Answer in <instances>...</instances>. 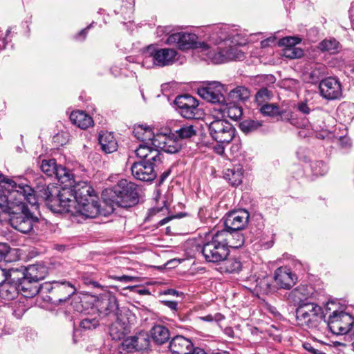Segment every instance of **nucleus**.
<instances>
[{
  "mask_svg": "<svg viewBox=\"0 0 354 354\" xmlns=\"http://www.w3.org/2000/svg\"><path fill=\"white\" fill-rule=\"evenodd\" d=\"M215 236L218 239L219 241L223 244V245L227 249L231 248V241L233 240L234 232V230H231L230 229H227V227H224L223 229L221 230H217L216 232L213 233Z\"/></svg>",
  "mask_w": 354,
  "mask_h": 354,
  "instance_id": "42",
  "label": "nucleus"
},
{
  "mask_svg": "<svg viewBox=\"0 0 354 354\" xmlns=\"http://www.w3.org/2000/svg\"><path fill=\"white\" fill-rule=\"evenodd\" d=\"M18 288L19 293L28 298L33 297L39 292L40 288H43L39 286L38 282L28 278H25L22 282L19 283Z\"/></svg>",
  "mask_w": 354,
  "mask_h": 354,
  "instance_id": "25",
  "label": "nucleus"
},
{
  "mask_svg": "<svg viewBox=\"0 0 354 354\" xmlns=\"http://www.w3.org/2000/svg\"><path fill=\"white\" fill-rule=\"evenodd\" d=\"M215 49L203 50L214 64H222L232 60H241L244 53L236 46H227L226 42L220 43Z\"/></svg>",
  "mask_w": 354,
  "mask_h": 354,
  "instance_id": "5",
  "label": "nucleus"
},
{
  "mask_svg": "<svg viewBox=\"0 0 354 354\" xmlns=\"http://www.w3.org/2000/svg\"><path fill=\"white\" fill-rule=\"evenodd\" d=\"M324 318L321 306L315 303L300 304L296 309L297 324L309 329L316 328Z\"/></svg>",
  "mask_w": 354,
  "mask_h": 354,
  "instance_id": "4",
  "label": "nucleus"
},
{
  "mask_svg": "<svg viewBox=\"0 0 354 354\" xmlns=\"http://www.w3.org/2000/svg\"><path fill=\"white\" fill-rule=\"evenodd\" d=\"M131 324L129 318L120 315L109 328V335L114 340L126 339L125 337L131 333Z\"/></svg>",
  "mask_w": 354,
  "mask_h": 354,
  "instance_id": "17",
  "label": "nucleus"
},
{
  "mask_svg": "<svg viewBox=\"0 0 354 354\" xmlns=\"http://www.w3.org/2000/svg\"><path fill=\"white\" fill-rule=\"evenodd\" d=\"M23 185V183H17L8 176L0 175V203L6 201L10 193L21 189Z\"/></svg>",
  "mask_w": 354,
  "mask_h": 354,
  "instance_id": "22",
  "label": "nucleus"
},
{
  "mask_svg": "<svg viewBox=\"0 0 354 354\" xmlns=\"http://www.w3.org/2000/svg\"><path fill=\"white\" fill-rule=\"evenodd\" d=\"M192 340L183 335H176L169 342V348L172 354H188L193 349Z\"/></svg>",
  "mask_w": 354,
  "mask_h": 354,
  "instance_id": "20",
  "label": "nucleus"
},
{
  "mask_svg": "<svg viewBox=\"0 0 354 354\" xmlns=\"http://www.w3.org/2000/svg\"><path fill=\"white\" fill-rule=\"evenodd\" d=\"M337 113L339 117H344V121L352 120L354 117V104L342 103L337 109Z\"/></svg>",
  "mask_w": 354,
  "mask_h": 354,
  "instance_id": "46",
  "label": "nucleus"
},
{
  "mask_svg": "<svg viewBox=\"0 0 354 354\" xmlns=\"http://www.w3.org/2000/svg\"><path fill=\"white\" fill-rule=\"evenodd\" d=\"M53 284L54 286L51 289L57 297L50 299L52 300L51 302L55 305L62 304L66 301L76 292V288L68 281H54Z\"/></svg>",
  "mask_w": 354,
  "mask_h": 354,
  "instance_id": "14",
  "label": "nucleus"
},
{
  "mask_svg": "<svg viewBox=\"0 0 354 354\" xmlns=\"http://www.w3.org/2000/svg\"><path fill=\"white\" fill-rule=\"evenodd\" d=\"M228 29L229 28L225 25H217L214 26L210 37L211 40L214 41L216 44L226 42L230 37Z\"/></svg>",
  "mask_w": 354,
  "mask_h": 354,
  "instance_id": "37",
  "label": "nucleus"
},
{
  "mask_svg": "<svg viewBox=\"0 0 354 354\" xmlns=\"http://www.w3.org/2000/svg\"><path fill=\"white\" fill-rule=\"evenodd\" d=\"M198 37L193 33L184 32L171 34L167 43L169 45H176L179 49L185 50L191 48H201L202 50H207V44L205 42H198Z\"/></svg>",
  "mask_w": 354,
  "mask_h": 354,
  "instance_id": "10",
  "label": "nucleus"
},
{
  "mask_svg": "<svg viewBox=\"0 0 354 354\" xmlns=\"http://www.w3.org/2000/svg\"><path fill=\"white\" fill-rule=\"evenodd\" d=\"M156 133L153 131L151 125L147 123H137L134 124V137L142 142H151L153 144Z\"/></svg>",
  "mask_w": 354,
  "mask_h": 354,
  "instance_id": "23",
  "label": "nucleus"
},
{
  "mask_svg": "<svg viewBox=\"0 0 354 354\" xmlns=\"http://www.w3.org/2000/svg\"><path fill=\"white\" fill-rule=\"evenodd\" d=\"M312 171L316 176H323L328 171V167L325 162L322 160H316L311 165Z\"/></svg>",
  "mask_w": 354,
  "mask_h": 354,
  "instance_id": "51",
  "label": "nucleus"
},
{
  "mask_svg": "<svg viewBox=\"0 0 354 354\" xmlns=\"http://www.w3.org/2000/svg\"><path fill=\"white\" fill-rule=\"evenodd\" d=\"M225 143H218L216 146L214 147V151L218 155H223L225 152Z\"/></svg>",
  "mask_w": 354,
  "mask_h": 354,
  "instance_id": "63",
  "label": "nucleus"
},
{
  "mask_svg": "<svg viewBox=\"0 0 354 354\" xmlns=\"http://www.w3.org/2000/svg\"><path fill=\"white\" fill-rule=\"evenodd\" d=\"M220 271L222 272H236L241 270L242 264L241 262L235 258L225 257V259L221 261Z\"/></svg>",
  "mask_w": 354,
  "mask_h": 354,
  "instance_id": "35",
  "label": "nucleus"
},
{
  "mask_svg": "<svg viewBox=\"0 0 354 354\" xmlns=\"http://www.w3.org/2000/svg\"><path fill=\"white\" fill-rule=\"evenodd\" d=\"M19 293L18 286L8 282L3 284L0 288V297L5 301L13 300Z\"/></svg>",
  "mask_w": 354,
  "mask_h": 354,
  "instance_id": "39",
  "label": "nucleus"
},
{
  "mask_svg": "<svg viewBox=\"0 0 354 354\" xmlns=\"http://www.w3.org/2000/svg\"><path fill=\"white\" fill-rule=\"evenodd\" d=\"M136 157L140 161L149 160L150 162L160 161V153L157 149L149 145V142H142L134 150Z\"/></svg>",
  "mask_w": 354,
  "mask_h": 354,
  "instance_id": "21",
  "label": "nucleus"
},
{
  "mask_svg": "<svg viewBox=\"0 0 354 354\" xmlns=\"http://www.w3.org/2000/svg\"><path fill=\"white\" fill-rule=\"evenodd\" d=\"M322 96L327 100H336L342 95V86L339 82L333 77H328L319 82Z\"/></svg>",
  "mask_w": 354,
  "mask_h": 354,
  "instance_id": "15",
  "label": "nucleus"
},
{
  "mask_svg": "<svg viewBox=\"0 0 354 354\" xmlns=\"http://www.w3.org/2000/svg\"><path fill=\"white\" fill-rule=\"evenodd\" d=\"M155 162L134 161V178L143 182H152L156 177L153 170Z\"/></svg>",
  "mask_w": 354,
  "mask_h": 354,
  "instance_id": "16",
  "label": "nucleus"
},
{
  "mask_svg": "<svg viewBox=\"0 0 354 354\" xmlns=\"http://www.w3.org/2000/svg\"><path fill=\"white\" fill-rule=\"evenodd\" d=\"M25 268L26 278L37 282L44 279L47 274L46 267L41 265H30Z\"/></svg>",
  "mask_w": 354,
  "mask_h": 354,
  "instance_id": "30",
  "label": "nucleus"
},
{
  "mask_svg": "<svg viewBox=\"0 0 354 354\" xmlns=\"http://www.w3.org/2000/svg\"><path fill=\"white\" fill-rule=\"evenodd\" d=\"M57 165L55 159L43 160L40 168L48 176H55Z\"/></svg>",
  "mask_w": 354,
  "mask_h": 354,
  "instance_id": "47",
  "label": "nucleus"
},
{
  "mask_svg": "<svg viewBox=\"0 0 354 354\" xmlns=\"http://www.w3.org/2000/svg\"><path fill=\"white\" fill-rule=\"evenodd\" d=\"M150 337L157 345H162L170 338L169 329L162 325H155L150 330Z\"/></svg>",
  "mask_w": 354,
  "mask_h": 354,
  "instance_id": "26",
  "label": "nucleus"
},
{
  "mask_svg": "<svg viewBox=\"0 0 354 354\" xmlns=\"http://www.w3.org/2000/svg\"><path fill=\"white\" fill-rule=\"evenodd\" d=\"M153 146L167 153H176L182 149V144L169 129H162L156 133Z\"/></svg>",
  "mask_w": 354,
  "mask_h": 354,
  "instance_id": "8",
  "label": "nucleus"
},
{
  "mask_svg": "<svg viewBox=\"0 0 354 354\" xmlns=\"http://www.w3.org/2000/svg\"><path fill=\"white\" fill-rule=\"evenodd\" d=\"M339 145L342 148H349L351 147V141L348 137L342 136L339 139Z\"/></svg>",
  "mask_w": 354,
  "mask_h": 354,
  "instance_id": "57",
  "label": "nucleus"
},
{
  "mask_svg": "<svg viewBox=\"0 0 354 354\" xmlns=\"http://www.w3.org/2000/svg\"><path fill=\"white\" fill-rule=\"evenodd\" d=\"M262 125V121L250 119L242 121L239 124V127L243 132L249 133L258 130Z\"/></svg>",
  "mask_w": 354,
  "mask_h": 354,
  "instance_id": "44",
  "label": "nucleus"
},
{
  "mask_svg": "<svg viewBox=\"0 0 354 354\" xmlns=\"http://www.w3.org/2000/svg\"><path fill=\"white\" fill-rule=\"evenodd\" d=\"M6 269L0 268V286L7 283Z\"/></svg>",
  "mask_w": 354,
  "mask_h": 354,
  "instance_id": "62",
  "label": "nucleus"
},
{
  "mask_svg": "<svg viewBox=\"0 0 354 354\" xmlns=\"http://www.w3.org/2000/svg\"><path fill=\"white\" fill-rule=\"evenodd\" d=\"M301 42V39L295 37H286L281 39L279 44L284 48L295 47L297 44Z\"/></svg>",
  "mask_w": 354,
  "mask_h": 354,
  "instance_id": "54",
  "label": "nucleus"
},
{
  "mask_svg": "<svg viewBox=\"0 0 354 354\" xmlns=\"http://www.w3.org/2000/svg\"><path fill=\"white\" fill-rule=\"evenodd\" d=\"M165 203H166V201H163V206L162 207H153L151 209H149V216H153V215H156V214L163 211V209L165 208Z\"/></svg>",
  "mask_w": 354,
  "mask_h": 354,
  "instance_id": "60",
  "label": "nucleus"
},
{
  "mask_svg": "<svg viewBox=\"0 0 354 354\" xmlns=\"http://www.w3.org/2000/svg\"><path fill=\"white\" fill-rule=\"evenodd\" d=\"M250 214L245 209H239L227 213L223 218L224 227L231 230H242L249 221Z\"/></svg>",
  "mask_w": 354,
  "mask_h": 354,
  "instance_id": "13",
  "label": "nucleus"
},
{
  "mask_svg": "<svg viewBox=\"0 0 354 354\" xmlns=\"http://www.w3.org/2000/svg\"><path fill=\"white\" fill-rule=\"evenodd\" d=\"M38 196L43 198L48 208L52 210L53 205L61 207V205L76 204L80 201L97 197L93 187L86 181L75 180V183L69 187H63L61 189L54 185L38 187Z\"/></svg>",
  "mask_w": 354,
  "mask_h": 354,
  "instance_id": "1",
  "label": "nucleus"
},
{
  "mask_svg": "<svg viewBox=\"0 0 354 354\" xmlns=\"http://www.w3.org/2000/svg\"><path fill=\"white\" fill-rule=\"evenodd\" d=\"M174 133L178 140L189 139L196 136L197 129L196 126L189 123L181 124Z\"/></svg>",
  "mask_w": 354,
  "mask_h": 354,
  "instance_id": "33",
  "label": "nucleus"
},
{
  "mask_svg": "<svg viewBox=\"0 0 354 354\" xmlns=\"http://www.w3.org/2000/svg\"><path fill=\"white\" fill-rule=\"evenodd\" d=\"M257 287L263 293H268L270 290V284L268 278H263L258 282Z\"/></svg>",
  "mask_w": 354,
  "mask_h": 354,
  "instance_id": "56",
  "label": "nucleus"
},
{
  "mask_svg": "<svg viewBox=\"0 0 354 354\" xmlns=\"http://www.w3.org/2000/svg\"><path fill=\"white\" fill-rule=\"evenodd\" d=\"M273 97V92L267 87L261 88L255 94V103L257 106L268 103Z\"/></svg>",
  "mask_w": 354,
  "mask_h": 354,
  "instance_id": "43",
  "label": "nucleus"
},
{
  "mask_svg": "<svg viewBox=\"0 0 354 354\" xmlns=\"http://www.w3.org/2000/svg\"><path fill=\"white\" fill-rule=\"evenodd\" d=\"M311 294L308 286L300 285L289 293L288 299L299 306L300 304L308 303L306 299Z\"/></svg>",
  "mask_w": 354,
  "mask_h": 354,
  "instance_id": "24",
  "label": "nucleus"
},
{
  "mask_svg": "<svg viewBox=\"0 0 354 354\" xmlns=\"http://www.w3.org/2000/svg\"><path fill=\"white\" fill-rule=\"evenodd\" d=\"M224 178L232 186H238L242 183L243 170L238 165L227 169L224 173Z\"/></svg>",
  "mask_w": 354,
  "mask_h": 354,
  "instance_id": "32",
  "label": "nucleus"
},
{
  "mask_svg": "<svg viewBox=\"0 0 354 354\" xmlns=\"http://www.w3.org/2000/svg\"><path fill=\"white\" fill-rule=\"evenodd\" d=\"M99 142L102 149L106 153H111L117 150L118 143L113 133L110 132H102L99 136Z\"/></svg>",
  "mask_w": 354,
  "mask_h": 354,
  "instance_id": "28",
  "label": "nucleus"
},
{
  "mask_svg": "<svg viewBox=\"0 0 354 354\" xmlns=\"http://www.w3.org/2000/svg\"><path fill=\"white\" fill-rule=\"evenodd\" d=\"M51 211L59 214H71L77 222H81L85 218H95L102 213L97 197L90 198L86 201H80L76 204L66 205L64 203V205H61V207L53 205Z\"/></svg>",
  "mask_w": 354,
  "mask_h": 354,
  "instance_id": "3",
  "label": "nucleus"
},
{
  "mask_svg": "<svg viewBox=\"0 0 354 354\" xmlns=\"http://www.w3.org/2000/svg\"><path fill=\"white\" fill-rule=\"evenodd\" d=\"M223 86L218 82L208 83L206 86L198 88V94L211 103L223 104L225 97L223 94Z\"/></svg>",
  "mask_w": 354,
  "mask_h": 354,
  "instance_id": "12",
  "label": "nucleus"
},
{
  "mask_svg": "<svg viewBox=\"0 0 354 354\" xmlns=\"http://www.w3.org/2000/svg\"><path fill=\"white\" fill-rule=\"evenodd\" d=\"M295 109L301 114L306 116L315 111L312 104H309L306 100L299 101L295 106Z\"/></svg>",
  "mask_w": 354,
  "mask_h": 354,
  "instance_id": "50",
  "label": "nucleus"
},
{
  "mask_svg": "<svg viewBox=\"0 0 354 354\" xmlns=\"http://www.w3.org/2000/svg\"><path fill=\"white\" fill-rule=\"evenodd\" d=\"M150 54L153 63L161 67L171 65L178 59V52L173 48L154 49Z\"/></svg>",
  "mask_w": 354,
  "mask_h": 354,
  "instance_id": "18",
  "label": "nucleus"
},
{
  "mask_svg": "<svg viewBox=\"0 0 354 354\" xmlns=\"http://www.w3.org/2000/svg\"><path fill=\"white\" fill-rule=\"evenodd\" d=\"M304 348L312 354H326L323 348L326 349V346L318 342L312 344L305 342L303 344Z\"/></svg>",
  "mask_w": 354,
  "mask_h": 354,
  "instance_id": "49",
  "label": "nucleus"
},
{
  "mask_svg": "<svg viewBox=\"0 0 354 354\" xmlns=\"http://www.w3.org/2000/svg\"><path fill=\"white\" fill-rule=\"evenodd\" d=\"M223 111L227 113V115L234 120H237L242 116L243 111L241 106L236 104L230 105L226 107Z\"/></svg>",
  "mask_w": 354,
  "mask_h": 354,
  "instance_id": "48",
  "label": "nucleus"
},
{
  "mask_svg": "<svg viewBox=\"0 0 354 354\" xmlns=\"http://www.w3.org/2000/svg\"><path fill=\"white\" fill-rule=\"evenodd\" d=\"M102 198L109 208L108 212H113L115 206L131 207L133 203V183L122 179L113 187L104 189Z\"/></svg>",
  "mask_w": 354,
  "mask_h": 354,
  "instance_id": "2",
  "label": "nucleus"
},
{
  "mask_svg": "<svg viewBox=\"0 0 354 354\" xmlns=\"http://www.w3.org/2000/svg\"><path fill=\"white\" fill-rule=\"evenodd\" d=\"M339 43L334 38L324 39L319 44V48L322 51H326L330 54L337 53Z\"/></svg>",
  "mask_w": 354,
  "mask_h": 354,
  "instance_id": "45",
  "label": "nucleus"
},
{
  "mask_svg": "<svg viewBox=\"0 0 354 354\" xmlns=\"http://www.w3.org/2000/svg\"><path fill=\"white\" fill-rule=\"evenodd\" d=\"M326 68L324 64H316L308 73L309 82L316 84L321 82L326 74Z\"/></svg>",
  "mask_w": 354,
  "mask_h": 354,
  "instance_id": "41",
  "label": "nucleus"
},
{
  "mask_svg": "<svg viewBox=\"0 0 354 354\" xmlns=\"http://www.w3.org/2000/svg\"><path fill=\"white\" fill-rule=\"evenodd\" d=\"M241 230H234V234L233 240L231 241V248H239L244 243V237L240 232Z\"/></svg>",
  "mask_w": 354,
  "mask_h": 354,
  "instance_id": "55",
  "label": "nucleus"
},
{
  "mask_svg": "<svg viewBox=\"0 0 354 354\" xmlns=\"http://www.w3.org/2000/svg\"><path fill=\"white\" fill-rule=\"evenodd\" d=\"M259 113L263 116L275 118L277 116L281 117L283 114V111L281 110L279 106L274 103H266L257 108Z\"/></svg>",
  "mask_w": 354,
  "mask_h": 354,
  "instance_id": "36",
  "label": "nucleus"
},
{
  "mask_svg": "<svg viewBox=\"0 0 354 354\" xmlns=\"http://www.w3.org/2000/svg\"><path fill=\"white\" fill-rule=\"evenodd\" d=\"M290 122L292 124L297 126L298 128H303L307 127L310 122L305 118L300 123L297 122V121L294 118H290Z\"/></svg>",
  "mask_w": 354,
  "mask_h": 354,
  "instance_id": "58",
  "label": "nucleus"
},
{
  "mask_svg": "<svg viewBox=\"0 0 354 354\" xmlns=\"http://www.w3.org/2000/svg\"><path fill=\"white\" fill-rule=\"evenodd\" d=\"M99 325V321L95 317H85L80 323V326L85 330L95 329Z\"/></svg>",
  "mask_w": 354,
  "mask_h": 354,
  "instance_id": "53",
  "label": "nucleus"
},
{
  "mask_svg": "<svg viewBox=\"0 0 354 354\" xmlns=\"http://www.w3.org/2000/svg\"><path fill=\"white\" fill-rule=\"evenodd\" d=\"M8 252V247L6 244L0 245V262L4 259L6 254Z\"/></svg>",
  "mask_w": 354,
  "mask_h": 354,
  "instance_id": "61",
  "label": "nucleus"
},
{
  "mask_svg": "<svg viewBox=\"0 0 354 354\" xmlns=\"http://www.w3.org/2000/svg\"><path fill=\"white\" fill-rule=\"evenodd\" d=\"M132 352L133 336L129 335L127 336L126 339H123L118 351L115 348L112 349L109 348L108 346H104L102 350L101 354H131Z\"/></svg>",
  "mask_w": 354,
  "mask_h": 354,
  "instance_id": "29",
  "label": "nucleus"
},
{
  "mask_svg": "<svg viewBox=\"0 0 354 354\" xmlns=\"http://www.w3.org/2000/svg\"><path fill=\"white\" fill-rule=\"evenodd\" d=\"M353 323V317L343 311H334L328 319V326L333 334H346L350 337L351 331H354V328H351Z\"/></svg>",
  "mask_w": 354,
  "mask_h": 354,
  "instance_id": "9",
  "label": "nucleus"
},
{
  "mask_svg": "<svg viewBox=\"0 0 354 354\" xmlns=\"http://www.w3.org/2000/svg\"><path fill=\"white\" fill-rule=\"evenodd\" d=\"M250 96V90L242 86H239L229 93V97L233 102H244Z\"/></svg>",
  "mask_w": 354,
  "mask_h": 354,
  "instance_id": "40",
  "label": "nucleus"
},
{
  "mask_svg": "<svg viewBox=\"0 0 354 354\" xmlns=\"http://www.w3.org/2000/svg\"><path fill=\"white\" fill-rule=\"evenodd\" d=\"M162 303L166 306L167 307L169 308L171 310L174 311H176L178 309V302L175 301H162Z\"/></svg>",
  "mask_w": 354,
  "mask_h": 354,
  "instance_id": "59",
  "label": "nucleus"
},
{
  "mask_svg": "<svg viewBox=\"0 0 354 354\" xmlns=\"http://www.w3.org/2000/svg\"><path fill=\"white\" fill-rule=\"evenodd\" d=\"M174 103L178 112L185 118L196 119L200 109L198 100L192 95L185 94L176 97Z\"/></svg>",
  "mask_w": 354,
  "mask_h": 354,
  "instance_id": "11",
  "label": "nucleus"
},
{
  "mask_svg": "<svg viewBox=\"0 0 354 354\" xmlns=\"http://www.w3.org/2000/svg\"><path fill=\"white\" fill-rule=\"evenodd\" d=\"M274 279L281 288L290 289L295 284L297 277L290 268L280 267L275 270Z\"/></svg>",
  "mask_w": 354,
  "mask_h": 354,
  "instance_id": "19",
  "label": "nucleus"
},
{
  "mask_svg": "<svg viewBox=\"0 0 354 354\" xmlns=\"http://www.w3.org/2000/svg\"><path fill=\"white\" fill-rule=\"evenodd\" d=\"M150 335L148 333L141 331L134 335V350L146 351L149 348Z\"/></svg>",
  "mask_w": 354,
  "mask_h": 354,
  "instance_id": "38",
  "label": "nucleus"
},
{
  "mask_svg": "<svg viewBox=\"0 0 354 354\" xmlns=\"http://www.w3.org/2000/svg\"><path fill=\"white\" fill-rule=\"evenodd\" d=\"M25 271L24 266L12 267L6 270L7 282L18 286L26 278Z\"/></svg>",
  "mask_w": 354,
  "mask_h": 354,
  "instance_id": "31",
  "label": "nucleus"
},
{
  "mask_svg": "<svg viewBox=\"0 0 354 354\" xmlns=\"http://www.w3.org/2000/svg\"><path fill=\"white\" fill-rule=\"evenodd\" d=\"M55 176L61 183L66 184L64 187H69L75 183V180L72 172L62 165H57Z\"/></svg>",
  "mask_w": 354,
  "mask_h": 354,
  "instance_id": "34",
  "label": "nucleus"
},
{
  "mask_svg": "<svg viewBox=\"0 0 354 354\" xmlns=\"http://www.w3.org/2000/svg\"><path fill=\"white\" fill-rule=\"evenodd\" d=\"M188 354H207V353L201 348L193 346V349Z\"/></svg>",
  "mask_w": 354,
  "mask_h": 354,
  "instance_id": "64",
  "label": "nucleus"
},
{
  "mask_svg": "<svg viewBox=\"0 0 354 354\" xmlns=\"http://www.w3.org/2000/svg\"><path fill=\"white\" fill-rule=\"evenodd\" d=\"M207 124L211 138L217 143L229 144L235 136V128L226 120L214 118Z\"/></svg>",
  "mask_w": 354,
  "mask_h": 354,
  "instance_id": "6",
  "label": "nucleus"
},
{
  "mask_svg": "<svg viewBox=\"0 0 354 354\" xmlns=\"http://www.w3.org/2000/svg\"><path fill=\"white\" fill-rule=\"evenodd\" d=\"M303 50L299 47L284 48L283 49V55L290 59H297L302 57Z\"/></svg>",
  "mask_w": 354,
  "mask_h": 354,
  "instance_id": "52",
  "label": "nucleus"
},
{
  "mask_svg": "<svg viewBox=\"0 0 354 354\" xmlns=\"http://www.w3.org/2000/svg\"><path fill=\"white\" fill-rule=\"evenodd\" d=\"M70 120L82 129H86L93 124L92 118L83 111H73L70 115Z\"/></svg>",
  "mask_w": 354,
  "mask_h": 354,
  "instance_id": "27",
  "label": "nucleus"
},
{
  "mask_svg": "<svg viewBox=\"0 0 354 354\" xmlns=\"http://www.w3.org/2000/svg\"><path fill=\"white\" fill-rule=\"evenodd\" d=\"M221 243L213 233L209 236L202 248V254L206 261L218 264L229 257L230 249Z\"/></svg>",
  "mask_w": 354,
  "mask_h": 354,
  "instance_id": "7",
  "label": "nucleus"
}]
</instances>
